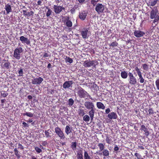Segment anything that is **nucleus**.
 I'll list each match as a JSON object with an SVG mask.
<instances>
[{
    "instance_id": "f257e3e1",
    "label": "nucleus",
    "mask_w": 159,
    "mask_h": 159,
    "mask_svg": "<svg viewBox=\"0 0 159 159\" xmlns=\"http://www.w3.org/2000/svg\"><path fill=\"white\" fill-rule=\"evenodd\" d=\"M22 52V48L21 47L16 48L14 51L13 57L17 60H19L20 58V54Z\"/></svg>"
},
{
    "instance_id": "f03ea898",
    "label": "nucleus",
    "mask_w": 159,
    "mask_h": 159,
    "mask_svg": "<svg viewBox=\"0 0 159 159\" xmlns=\"http://www.w3.org/2000/svg\"><path fill=\"white\" fill-rule=\"evenodd\" d=\"M95 10L98 13L100 14L103 12L105 10L104 6L102 3H97L96 5Z\"/></svg>"
},
{
    "instance_id": "7ed1b4c3",
    "label": "nucleus",
    "mask_w": 159,
    "mask_h": 159,
    "mask_svg": "<svg viewBox=\"0 0 159 159\" xmlns=\"http://www.w3.org/2000/svg\"><path fill=\"white\" fill-rule=\"evenodd\" d=\"M158 10L157 8L152 9L150 12V18L151 19H153L155 18L159 17L158 15Z\"/></svg>"
},
{
    "instance_id": "20e7f679",
    "label": "nucleus",
    "mask_w": 159,
    "mask_h": 159,
    "mask_svg": "<svg viewBox=\"0 0 159 159\" xmlns=\"http://www.w3.org/2000/svg\"><path fill=\"white\" fill-rule=\"evenodd\" d=\"M55 130L56 134L61 139H64L65 138V137L64 134L60 128L57 127L55 128Z\"/></svg>"
},
{
    "instance_id": "39448f33",
    "label": "nucleus",
    "mask_w": 159,
    "mask_h": 159,
    "mask_svg": "<svg viewBox=\"0 0 159 159\" xmlns=\"http://www.w3.org/2000/svg\"><path fill=\"white\" fill-rule=\"evenodd\" d=\"M78 94L81 98H84L87 96V95H88L87 93L81 88L79 89L78 91Z\"/></svg>"
},
{
    "instance_id": "423d86ee",
    "label": "nucleus",
    "mask_w": 159,
    "mask_h": 159,
    "mask_svg": "<svg viewBox=\"0 0 159 159\" xmlns=\"http://www.w3.org/2000/svg\"><path fill=\"white\" fill-rule=\"evenodd\" d=\"M54 12L56 14L60 13L65 8L62 6L57 5H54L53 6Z\"/></svg>"
},
{
    "instance_id": "0eeeda50",
    "label": "nucleus",
    "mask_w": 159,
    "mask_h": 159,
    "mask_svg": "<svg viewBox=\"0 0 159 159\" xmlns=\"http://www.w3.org/2000/svg\"><path fill=\"white\" fill-rule=\"evenodd\" d=\"M98 63V62L97 61H93L89 62L85 61L84 63V66L86 67H89L93 66H95L97 65Z\"/></svg>"
},
{
    "instance_id": "6e6552de",
    "label": "nucleus",
    "mask_w": 159,
    "mask_h": 159,
    "mask_svg": "<svg viewBox=\"0 0 159 159\" xmlns=\"http://www.w3.org/2000/svg\"><path fill=\"white\" fill-rule=\"evenodd\" d=\"M84 106L88 109L90 110L92 109H94V104L91 102L86 101L84 103Z\"/></svg>"
},
{
    "instance_id": "1a4fd4ad",
    "label": "nucleus",
    "mask_w": 159,
    "mask_h": 159,
    "mask_svg": "<svg viewBox=\"0 0 159 159\" xmlns=\"http://www.w3.org/2000/svg\"><path fill=\"white\" fill-rule=\"evenodd\" d=\"M43 79L41 77L33 79L32 80V83L34 84H39L43 81Z\"/></svg>"
},
{
    "instance_id": "9d476101",
    "label": "nucleus",
    "mask_w": 159,
    "mask_h": 159,
    "mask_svg": "<svg viewBox=\"0 0 159 159\" xmlns=\"http://www.w3.org/2000/svg\"><path fill=\"white\" fill-rule=\"evenodd\" d=\"M73 83L72 81H66L63 84V87L65 89L69 88L72 86Z\"/></svg>"
},
{
    "instance_id": "9b49d317",
    "label": "nucleus",
    "mask_w": 159,
    "mask_h": 159,
    "mask_svg": "<svg viewBox=\"0 0 159 159\" xmlns=\"http://www.w3.org/2000/svg\"><path fill=\"white\" fill-rule=\"evenodd\" d=\"M145 34V33L140 30H136L134 32V36L137 38L143 36Z\"/></svg>"
},
{
    "instance_id": "f8f14e48",
    "label": "nucleus",
    "mask_w": 159,
    "mask_h": 159,
    "mask_svg": "<svg viewBox=\"0 0 159 159\" xmlns=\"http://www.w3.org/2000/svg\"><path fill=\"white\" fill-rule=\"evenodd\" d=\"M3 62L4 63L1 64V66L2 67L3 69L6 68L7 69H8L10 65V62L5 60H3Z\"/></svg>"
},
{
    "instance_id": "ddd939ff",
    "label": "nucleus",
    "mask_w": 159,
    "mask_h": 159,
    "mask_svg": "<svg viewBox=\"0 0 159 159\" xmlns=\"http://www.w3.org/2000/svg\"><path fill=\"white\" fill-rule=\"evenodd\" d=\"M88 30L86 28H83L81 32L82 37L84 39L86 38L88 35Z\"/></svg>"
},
{
    "instance_id": "4468645a",
    "label": "nucleus",
    "mask_w": 159,
    "mask_h": 159,
    "mask_svg": "<svg viewBox=\"0 0 159 159\" xmlns=\"http://www.w3.org/2000/svg\"><path fill=\"white\" fill-rule=\"evenodd\" d=\"M20 40L22 43H25L28 45L30 43V42L28 39L24 36H21L20 37Z\"/></svg>"
},
{
    "instance_id": "2eb2a0df",
    "label": "nucleus",
    "mask_w": 159,
    "mask_h": 159,
    "mask_svg": "<svg viewBox=\"0 0 159 159\" xmlns=\"http://www.w3.org/2000/svg\"><path fill=\"white\" fill-rule=\"evenodd\" d=\"M87 16V13L86 11H83L80 13L79 16L80 19L82 20H84L85 18Z\"/></svg>"
},
{
    "instance_id": "dca6fc26",
    "label": "nucleus",
    "mask_w": 159,
    "mask_h": 159,
    "mask_svg": "<svg viewBox=\"0 0 159 159\" xmlns=\"http://www.w3.org/2000/svg\"><path fill=\"white\" fill-rule=\"evenodd\" d=\"M108 117L110 119H116L117 116L114 112H112L108 115Z\"/></svg>"
},
{
    "instance_id": "f3484780",
    "label": "nucleus",
    "mask_w": 159,
    "mask_h": 159,
    "mask_svg": "<svg viewBox=\"0 0 159 159\" xmlns=\"http://www.w3.org/2000/svg\"><path fill=\"white\" fill-rule=\"evenodd\" d=\"M102 153H99V155H102V154L103 156L105 157L109 156V152L107 149H104L102 151Z\"/></svg>"
},
{
    "instance_id": "a211bd4d",
    "label": "nucleus",
    "mask_w": 159,
    "mask_h": 159,
    "mask_svg": "<svg viewBox=\"0 0 159 159\" xmlns=\"http://www.w3.org/2000/svg\"><path fill=\"white\" fill-rule=\"evenodd\" d=\"M90 110L89 112V114L91 120L92 121L94 116L95 110L94 109H92Z\"/></svg>"
},
{
    "instance_id": "6ab92c4d",
    "label": "nucleus",
    "mask_w": 159,
    "mask_h": 159,
    "mask_svg": "<svg viewBox=\"0 0 159 159\" xmlns=\"http://www.w3.org/2000/svg\"><path fill=\"white\" fill-rule=\"evenodd\" d=\"M5 8L7 14H9L10 12L11 11V6L8 4H7L5 5Z\"/></svg>"
},
{
    "instance_id": "aec40b11",
    "label": "nucleus",
    "mask_w": 159,
    "mask_h": 159,
    "mask_svg": "<svg viewBox=\"0 0 159 159\" xmlns=\"http://www.w3.org/2000/svg\"><path fill=\"white\" fill-rule=\"evenodd\" d=\"M97 106L99 109H104L105 108V107L104 104L100 102H98L97 103Z\"/></svg>"
},
{
    "instance_id": "412c9836",
    "label": "nucleus",
    "mask_w": 159,
    "mask_h": 159,
    "mask_svg": "<svg viewBox=\"0 0 159 159\" xmlns=\"http://www.w3.org/2000/svg\"><path fill=\"white\" fill-rule=\"evenodd\" d=\"M129 83L132 85H135L137 83V80L135 77L129 79Z\"/></svg>"
},
{
    "instance_id": "4be33fe9",
    "label": "nucleus",
    "mask_w": 159,
    "mask_h": 159,
    "mask_svg": "<svg viewBox=\"0 0 159 159\" xmlns=\"http://www.w3.org/2000/svg\"><path fill=\"white\" fill-rule=\"evenodd\" d=\"M120 75L123 79H126L128 77V74L125 71H123L121 72Z\"/></svg>"
},
{
    "instance_id": "5701e85b",
    "label": "nucleus",
    "mask_w": 159,
    "mask_h": 159,
    "mask_svg": "<svg viewBox=\"0 0 159 159\" xmlns=\"http://www.w3.org/2000/svg\"><path fill=\"white\" fill-rule=\"evenodd\" d=\"M98 146L99 148V152L102 151L104 149L105 147V144L102 143H99L98 144Z\"/></svg>"
},
{
    "instance_id": "b1692460",
    "label": "nucleus",
    "mask_w": 159,
    "mask_h": 159,
    "mask_svg": "<svg viewBox=\"0 0 159 159\" xmlns=\"http://www.w3.org/2000/svg\"><path fill=\"white\" fill-rule=\"evenodd\" d=\"M71 132V129L68 125H67L65 128V132L67 135H68Z\"/></svg>"
},
{
    "instance_id": "393cba45",
    "label": "nucleus",
    "mask_w": 159,
    "mask_h": 159,
    "mask_svg": "<svg viewBox=\"0 0 159 159\" xmlns=\"http://www.w3.org/2000/svg\"><path fill=\"white\" fill-rule=\"evenodd\" d=\"M138 75L139 77V79L140 80V83H143L144 82V80L143 78V77H142V73H139Z\"/></svg>"
},
{
    "instance_id": "a878e982",
    "label": "nucleus",
    "mask_w": 159,
    "mask_h": 159,
    "mask_svg": "<svg viewBox=\"0 0 159 159\" xmlns=\"http://www.w3.org/2000/svg\"><path fill=\"white\" fill-rule=\"evenodd\" d=\"M90 117L88 115H85L83 117V120L86 122H89L90 120Z\"/></svg>"
},
{
    "instance_id": "bb28decb",
    "label": "nucleus",
    "mask_w": 159,
    "mask_h": 159,
    "mask_svg": "<svg viewBox=\"0 0 159 159\" xmlns=\"http://www.w3.org/2000/svg\"><path fill=\"white\" fill-rule=\"evenodd\" d=\"M106 141L107 143L111 144L112 141L111 137H109L108 136H107L106 139Z\"/></svg>"
},
{
    "instance_id": "cd10ccee",
    "label": "nucleus",
    "mask_w": 159,
    "mask_h": 159,
    "mask_svg": "<svg viewBox=\"0 0 159 159\" xmlns=\"http://www.w3.org/2000/svg\"><path fill=\"white\" fill-rule=\"evenodd\" d=\"M84 159H91L90 157L88 155L86 151H85L84 152Z\"/></svg>"
},
{
    "instance_id": "c85d7f7f",
    "label": "nucleus",
    "mask_w": 159,
    "mask_h": 159,
    "mask_svg": "<svg viewBox=\"0 0 159 159\" xmlns=\"http://www.w3.org/2000/svg\"><path fill=\"white\" fill-rule=\"evenodd\" d=\"M72 22L69 20H68L66 22V25L67 27H71L72 26Z\"/></svg>"
},
{
    "instance_id": "c756f323",
    "label": "nucleus",
    "mask_w": 159,
    "mask_h": 159,
    "mask_svg": "<svg viewBox=\"0 0 159 159\" xmlns=\"http://www.w3.org/2000/svg\"><path fill=\"white\" fill-rule=\"evenodd\" d=\"M158 0H151L150 5L151 6H154L157 3Z\"/></svg>"
},
{
    "instance_id": "7c9ffc66",
    "label": "nucleus",
    "mask_w": 159,
    "mask_h": 159,
    "mask_svg": "<svg viewBox=\"0 0 159 159\" xmlns=\"http://www.w3.org/2000/svg\"><path fill=\"white\" fill-rule=\"evenodd\" d=\"M76 146V143L75 142H72L71 143V148L73 150H75Z\"/></svg>"
},
{
    "instance_id": "2f4dec72",
    "label": "nucleus",
    "mask_w": 159,
    "mask_h": 159,
    "mask_svg": "<svg viewBox=\"0 0 159 159\" xmlns=\"http://www.w3.org/2000/svg\"><path fill=\"white\" fill-rule=\"evenodd\" d=\"M118 44V43H117L116 41L113 42H112L109 45L110 46L112 47H113L117 46Z\"/></svg>"
},
{
    "instance_id": "473e14b6",
    "label": "nucleus",
    "mask_w": 159,
    "mask_h": 159,
    "mask_svg": "<svg viewBox=\"0 0 159 159\" xmlns=\"http://www.w3.org/2000/svg\"><path fill=\"white\" fill-rule=\"evenodd\" d=\"M14 152L15 155L18 158H20V156L19 154L18 150L16 148L14 149Z\"/></svg>"
},
{
    "instance_id": "72a5a7b5",
    "label": "nucleus",
    "mask_w": 159,
    "mask_h": 159,
    "mask_svg": "<svg viewBox=\"0 0 159 159\" xmlns=\"http://www.w3.org/2000/svg\"><path fill=\"white\" fill-rule=\"evenodd\" d=\"M74 102V101L72 98H70L69 100L68 104L70 106H72Z\"/></svg>"
},
{
    "instance_id": "f704fd0d",
    "label": "nucleus",
    "mask_w": 159,
    "mask_h": 159,
    "mask_svg": "<svg viewBox=\"0 0 159 159\" xmlns=\"http://www.w3.org/2000/svg\"><path fill=\"white\" fill-rule=\"evenodd\" d=\"M143 130L145 132V134L147 136H148L149 135V132L147 128L143 129Z\"/></svg>"
},
{
    "instance_id": "c9c22d12",
    "label": "nucleus",
    "mask_w": 159,
    "mask_h": 159,
    "mask_svg": "<svg viewBox=\"0 0 159 159\" xmlns=\"http://www.w3.org/2000/svg\"><path fill=\"white\" fill-rule=\"evenodd\" d=\"M52 12V11L51 9H48L46 13V16L48 17L49 16L51 15Z\"/></svg>"
},
{
    "instance_id": "e433bc0d",
    "label": "nucleus",
    "mask_w": 159,
    "mask_h": 159,
    "mask_svg": "<svg viewBox=\"0 0 159 159\" xmlns=\"http://www.w3.org/2000/svg\"><path fill=\"white\" fill-rule=\"evenodd\" d=\"M48 130H45L44 132L45 135L47 138L49 137H51L50 135V133L48 132Z\"/></svg>"
},
{
    "instance_id": "4c0bfd02",
    "label": "nucleus",
    "mask_w": 159,
    "mask_h": 159,
    "mask_svg": "<svg viewBox=\"0 0 159 159\" xmlns=\"http://www.w3.org/2000/svg\"><path fill=\"white\" fill-rule=\"evenodd\" d=\"M35 149L36 152L39 153H40L42 151V150L40 148L37 147H35Z\"/></svg>"
},
{
    "instance_id": "58836bf2",
    "label": "nucleus",
    "mask_w": 159,
    "mask_h": 159,
    "mask_svg": "<svg viewBox=\"0 0 159 159\" xmlns=\"http://www.w3.org/2000/svg\"><path fill=\"white\" fill-rule=\"evenodd\" d=\"M8 94L7 93L4 91L2 92L1 93V96H3V97H6L7 96Z\"/></svg>"
},
{
    "instance_id": "ea45409f",
    "label": "nucleus",
    "mask_w": 159,
    "mask_h": 159,
    "mask_svg": "<svg viewBox=\"0 0 159 159\" xmlns=\"http://www.w3.org/2000/svg\"><path fill=\"white\" fill-rule=\"evenodd\" d=\"M143 67L144 70H147L148 69V66L146 64H144L143 65Z\"/></svg>"
},
{
    "instance_id": "a19ab883",
    "label": "nucleus",
    "mask_w": 159,
    "mask_h": 159,
    "mask_svg": "<svg viewBox=\"0 0 159 159\" xmlns=\"http://www.w3.org/2000/svg\"><path fill=\"white\" fill-rule=\"evenodd\" d=\"M157 89L159 90V79H157L155 82Z\"/></svg>"
},
{
    "instance_id": "79ce46f5",
    "label": "nucleus",
    "mask_w": 159,
    "mask_h": 159,
    "mask_svg": "<svg viewBox=\"0 0 159 159\" xmlns=\"http://www.w3.org/2000/svg\"><path fill=\"white\" fill-rule=\"evenodd\" d=\"M77 159H83V155L81 153H78L77 156Z\"/></svg>"
},
{
    "instance_id": "37998d69",
    "label": "nucleus",
    "mask_w": 159,
    "mask_h": 159,
    "mask_svg": "<svg viewBox=\"0 0 159 159\" xmlns=\"http://www.w3.org/2000/svg\"><path fill=\"white\" fill-rule=\"evenodd\" d=\"M97 2H98V1H96V0H91V4H92L94 6L95 5H96V4Z\"/></svg>"
},
{
    "instance_id": "c03bdc74",
    "label": "nucleus",
    "mask_w": 159,
    "mask_h": 159,
    "mask_svg": "<svg viewBox=\"0 0 159 159\" xmlns=\"http://www.w3.org/2000/svg\"><path fill=\"white\" fill-rule=\"evenodd\" d=\"M128 75H129V79H130V78H134V77H135L133 75V74L131 72H129V73H128Z\"/></svg>"
},
{
    "instance_id": "a18cd8bd",
    "label": "nucleus",
    "mask_w": 159,
    "mask_h": 159,
    "mask_svg": "<svg viewBox=\"0 0 159 159\" xmlns=\"http://www.w3.org/2000/svg\"><path fill=\"white\" fill-rule=\"evenodd\" d=\"M128 75H129V79H130V78H134V77H135L133 75V74L131 72H129V73H128Z\"/></svg>"
},
{
    "instance_id": "49530a36",
    "label": "nucleus",
    "mask_w": 159,
    "mask_h": 159,
    "mask_svg": "<svg viewBox=\"0 0 159 159\" xmlns=\"http://www.w3.org/2000/svg\"><path fill=\"white\" fill-rule=\"evenodd\" d=\"M135 70L136 71L137 73L138 74L140 73L141 72L140 70L139 69V68L137 67H136L135 68Z\"/></svg>"
},
{
    "instance_id": "de8ad7c7",
    "label": "nucleus",
    "mask_w": 159,
    "mask_h": 159,
    "mask_svg": "<svg viewBox=\"0 0 159 159\" xmlns=\"http://www.w3.org/2000/svg\"><path fill=\"white\" fill-rule=\"evenodd\" d=\"M66 61L68 62H69L70 63H72L73 62L72 59L70 57L67 58Z\"/></svg>"
},
{
    "instance_id": "09e8293b",
    "label": "nucleus",
    "mask_w": 159,
    "mask_h": 159,
    "mask_svg": "<svg viewBox=\"0 0 159 159\" xmlns=\"http://www.w3.org/2000/svg\"><path fill=\"white\" fill-rule=\"evenodd\" d=\"M154 19L153 20V23H155L156 22H158L159 20V17H157L154 18Z\"/></svg>"
},
{
    "instance_id": "8fccbe9b",
    "label": "nucleus",
    "mask_w": 159,
    "mask_h": 159,
    "mask_svg": "<svg viewBox=\"0 0 159 159\" xmlns=\"http://www.w3.org/2000/svg\"><path fill=\"white\" fill-rule=\"evenodd\" d=\"M18 73L20 76H22L23 75V72L22 69H21L19 71Z\"/></svg>"
},
{
    "instance_id": "3c124183",
    "label": "nucleus",
    "mask_w": 159,
    "mask_h": 159,
    "mask_svg": "<svg viewBox=\"0 0 159 159\" xmlns=\"http://www.w3.org/2000/svg\"><path fill=\"white\" fill-rule=\"evenodd\" d=\"M134 155L137 157L138 159H140V155L137 153H135Z\"/></svg>"
},
{
    "instance_id": "603ef678",
    "label": "nucleus",
    "mask_w": 159,
    "mask_h": 159,
    "mask_svg": "<svg viewBox=\"0 0 159 159\" xmlns=\"http://www.w3.org/2000/svg\"><path fill=\"white\" fill-rule=\"evenodd\" d=\"M75 8H76V7H74L71 8L70 10V12L71 13H75Z\"/></svg>"
},
{
    "instance_id": "864d4df0",
    "label": "nucleus",
    "mask_w": 159,
    "mask_h": 159,
    "mask_svg": "<svg viewBox=\"0 0 159 159\" xmlns=\"http://www.w3.org/2000/svg\"><path fill=\"white\" fill-rule=\"evenodd\" d=\"M119 150V148L118 147V146L116 145L114 148V150L115 151H118Z\"/></svg>"
},
{
    "instance_id": "5fc2aeb1",
    "label": "nucleus",
    "mask_w": 159,
    "mask_h": 159,
    "mask_svg": "<svg viewBox=\"0 0 159 159\" xmlns=\"http://www.w3.org/2000/svg\"><path fill=\"white\" fill-rule=\"evenodd\" d=\"M148 112L149 114H152L153 113V110L151 108L149 109Z\"/></svg>"
},
{
    "instance_id": "6e6d98bb",
    "label": "nucleus",
    "mask_w": 159,
    "mask_h": 159,
    "mask_svg": "<svg viewBox=\"0 0 159 159\" xmlns=\"http://www.w3.org/2000/svg\"><path fill=\"white\" fill-rule=\"evenodd\" d=\"M33 114L30 112H28L27 116L30 117H32L33 116Z\"/></svg>"
},
{
    "instance_id": "4d7b16f0",
    "label": "nucleus",
    "mask_w": 159,
    "mask_h": 159,
    "mask_svg": "<svg viewBox=\"0 0 159 159\" xmlns=\"http://www.w3.org/2000/svg\"><path fill=\"white\" fill-rule=\"evenodd\" d=\"M18 146H19V147H18L19 148H20L21 149H23V146L20 144L19 143L18 144Z\"/></svg>"
},
{
    "instance_id": "13d9d810",
    "label": "nucleus",
    "mask_w": 159,
    "mask_h": 159,
    "mask_svg": "<svg viewBox=\"0 0 159 159\" xmlns=\"http://www.w3.org/2000/svg\"><path fill=\"white\" fill-rule=\"evenodd\" d=\"M110 111V109L109 108H107L105 111V112L106 114H108Z\"/></svg>"
},
{
    "instance_id": "bf43d9fd",
    "label": "nucleus",
    "mask_w": 159,
    "mask_h": 159,
    "mask_svg": "<svg viewBox=\"0 0 159 159\" xmlns=\"http://www.w3.org/2000/svg\"><path fill=\"white\" fill-rule=\"evenodd\" d=\"M22 124L25 127H29V125L25 122H23L22 123Z\"/></svg>"
},
{
    "instance_id": "052dcab7",
    "label": "nucleus",
    "mask_w": 159,
    "mask_h": 159,
    "mask_svg": "<svg viewBox=\"0 0 159 159\" xmlns=\"http://www.w3.org/2000/svg\"><path fill=\"white\" fill-rule=\"evenodd\" d=\"M49 56V54L47 53H45L43 55V57H48Z\"/></svg>"
},
{
    "instance_id": "680f3d73",
    "label": "nucleus",
    "mask_w": 159,
    "mask_h": 159,
    "mask_svg": "<svg viewBox=\"0 0 159 159\" xmlns=\"http://www.w3.org/2000/svg\"><path fill=\"white\" fill-rule=\"evenodd\" d=\"M85 0H78V1L80 3H83Z\"/></svg>"
},
{
    "instance_id": "e2e57ef3",
    "label": "nucleus",
    "mask_w": 159,
    "mask_h": 159,
    "mask_svg": "<svg viewBox=\"0 0 159 159\" xmlns=\"http://www.w3.org/2000/svg\"><path fill=\"white\" fill-rule=\"evenodd\" d=\"M146 128L145 127L144 125H143L141 126V129L142 130H143V129H145Z\"/></svg>"
},
{
    "instance_id": "0e129e2a",
    "label": "nucleus",
    "mask_w": 159,
    "mask_h": 159,
    "mask_svg": "<svg viewBox=\"0 0 159 159\" xmlns=\"http://www.w3.org/2000/svg\"><path fill=\"white\" fill-rule=\"evenodd\" d=\"M47 144V142L46 141H43L42 143V145L43 146H45Z\"/></svg>"
},
{
    "instance_id": "69168bd1",
    "label": "nucleus",
    "mask_w": 159,
    "mask_h": 159,
    "mask_svg": "<svg viewBox=\"0 0 159 159\" xmlns=\"http://www.w3.org/2000/svg\"><path fill=\"white\" fill-rule=\"evenodd\" d=\"M23 14L24 15H27V12L26 11L24 10L23 11Z\"/></svg>"
},
{
    "instance_id": "338daca9",
    "label": "nucleus",
    "mask_w": 159,
    "mask_h": 159,
    "mask_svg": "<svg viewBox=\"0 0 159 159\" xmlns=\"http://www.w3.org/2000/svg\"><path fill=\"white\" fill-rule=\"evenodd\" d=\"M28 98L29 99H32V96H31L29 95V96H28Z\"/></svg>"
},
{
    "instance_id": "774afa93",
    "label": "nucleus",
    "mask_w": 159,
    "mask_h": 159,
    "mask_svg": "<svg viewBox=\"0 0 159 159\" xmlns=\"http://www.w3.org/2000/svg\"><path fill=\"white\" fill-rule=\"evenodd\" d=\"M51 65L50 63H49L48 65V68H50L51 67Z\"/></svg>"
}]
</instances>
